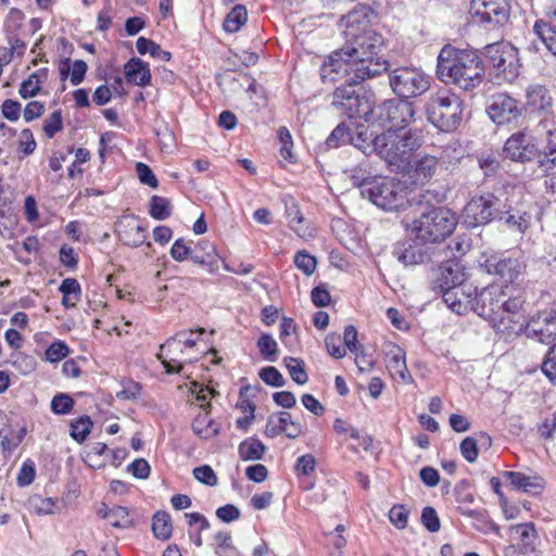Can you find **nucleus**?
Listing matches in <instances>:
<instances>
[{
	"label": "nucleus",
	"instance_id": "1",
	"mask_svg": "<svg viewBox=\"0 0 556 556\" xmlns=\"http://www.w3.org/2000/svg\"><path fill=\"white\" fill-rule=\"evenodd\" d=\"M376 17L370 8L364 4L349 12L342 22L346 28L345 36L354 39L356 47L333 51L320 67V77L325 83L343 80L333 91L332 105L348 117H364L367 123L374 118L375 110L367 98L359 96L355 86L380 74L382 40L370 29Z\"/></svg>",
	"mask_w": 556,
	"mask_h": 556
},
{
	"label": "nucleus",
	"instance_id": "2",
	"mask_svg": "<svg viewBox=\"0 0 556 556\" xmlns=\"http://www.w3.org/2000/svg\"><path fill=\"white\" fill-rule=\"evenodd\" d=\"M437 73L445 84L472 90L483 81L484 65L476 51L446 46L438 56Z\"/></svg>",
	"mask_w": 556,
	"mask_h": 556
},
{
	"label": "nucleus",
	"instance_id": "3",
	"mask_svg": "<svg viewBox=\"0 0 556 556\" xmlns=\"http://www.w3.org/2000/svg\"><path fill=\"white\" fill-rule=\"evenodd\" d=\"M439 161L435 156L424 155L409 165L405 170L396 172L400 178L384 177V211H399L407 202V185L424 186L435 175Z\"/></svg>",
	"mask_w": 556,
	"mask_h": 556
},
{
	"label": "nucleus",
	"instance_id": "4",
	"mask_svg": "<svg viewBox=\"0 0 556 556\" xmlns=\"http://www.w3.org/2000/svg\"><path fill=\"white\" fill-rule=\"evenodd\" d=\"M457 225L456 216L443 207H430L413 220L412 235L422 244L447 238Z\"/></svg>",
	"mask_w": 556,
	"mask_h": 556
},
{
	"label": "nucleus",
	"instance_id": "5",
	"mask_svg": "<svg viewBox=\"0 0 556 556\" xmlns=\"http://www.w3.org/2000/svg\"><path fill=\"white\" fill-rule=\"evenodd\" d=\"M426 113L428 121L438 129L453 131L463 121L464 104L457 94L440 90L429 98Z\"/></svg>",
	"mask_w": 556,
	"mask_h": 556
},
{
	"label": "nucleus",
	"instance_id": "6",
	"mask_svg": "<svg viewBox=\"0 0 556 556\" xmlns=\"http://www.w3.org/2000/svg\"><path fill=\"white\" fill-rule=\"evenodd\" d=\"M419 147L420 139L409 127L384 131V161L391 170H405L409 165L413 152Z\"/></svg>",
	"mask_w": 556,
	"mask_h": 556
},
{
	"label": "nucleus",
	"instance_id": "7",
	"mask_svg": "<svg viewBox=\"0 0 556 556\" xmlns=\"http://www.w3.org/2000/svg\"><path fill=\"white\" fill-rule=\"evenodd\" d=\"M501 224L511 233L522 237L532 224L530 205L521 201V190L513 189L509 197L503 200L502 211L497 216Z\"/></svg>",
	"mask_w": 556,
	"mask_h": 556
},
{
	"label": "nucleus",
	"instance_id": "8",
	"mask_svg": "<svg viewBox=\"0 0 556 556\" xmlns=\"http://www.w3.org/2000/svg\"><path fill=\"white\" fill-rule=\"evenodd\" d=\"M389 85L397 98L408 100L427 91L430 80L416 68L400 67L389 74Z\"/></svg>",
	"mask_w": 556,
	"mask_h": 556
},
{
	"label": "nucleus",
	"instance_id": "9",
	"mask_svg": "<svg viewBox=\"0 0 556 556\" xmlns=\"http://www.w3.org/2000/svg\"><path fill=\"white\" fill-rule=\"evenodd\" d=\"M503 200L494 193L473 197L464 208V223L469 228L489 224L502 211Z\"/></svg>",
	"mask_w": 556,
	"mask_h": 556
},
{
	"label": "nucleus",
	"instance_id": "10",
	"mask_svg": "<svg viewBox=\"0 0 556 556\" xmlns=\"http://www.w3.org/2000/svg\"><path fill=\"white\" fill-rule=\"evenodd\" d=\"M469 13L476 23L495 28L507 23L510 5L508 0H470Z\"/></svg>",
	"mask_w": 556,
	"mask_h": 556
},
{
	"label": "nucleus",
	"instance_id": "11",
	"mask_svg": "<svg viewBox=\"0 0 556 556\" xmlns=\"http://www.w3.org/2000/svg\"><path fill=\"white\" fill-rule=\"evenodd\" d=\"M485 56L497 71V74L506 78L514 77L518 73L519 60L516 48L507 41H498L488 45Z\"/></svg>",
	"mask_w": 556,
	"mask_h": 556
},
{
	"label": "nucleus",
	"instance_id": "12",
	"mask_svg": "<svg viewBox=\"0 0 556 556\" xmlns=\"http://www.w3.org/2000/svg\"><path fill=\"white\" fill-rule=\"evenodd\" d=\"M505 298V292L501 286L490 285L483 288L472 299L471 308L484 319H488L495 328L496 320H498V312L501 309L502 300Z\"/></svg>",
	"mask_w": 556,
	"mask_h": 556
},
{
	"label": "nucleus",
	"instance_id": "13",
	"mask_svg": "<svg viewBox=\"0 0 556 556\" xmlns=\"http://www.w3.org/2000/svg\"><path fill=\"white\" fill-rule=\"evenodd\" d=\"M414 115L412 103L400 98L384 100V131L408 127Z\"/></svg>",
	"mask_w": 556,
	"mask_h": 556
},
{
	"label": "nucleus",
	"instance_id": "14",
	"mask_svg": "<svg viewBox=\"0 0 556 556\" xmlns=\"http://www.w3.org/2000/svg\"><path fill=\"white\" fill-rule=\"evenodd\" d=\"M384 366L394 382L403 384L414 382L407 369L405 352L400 346L384 343Z\"/></svg>",
	"mask_w": 556,
	"mask_h": 556
},
{
	"label": "nucleus",
	"instance_id": "15",
	"mask_svg": "<svg viewBox=\"0 0 556 556\" xmlns=\"http://www.w3.org/2000/svg\"><path fill=\"white\" fill-rule=\"evenodd\" d=\"M523 106L528 114L548 116L553 113V96L543 85H530L525 91Z\"/></svg>",
	"mask_w": 556,
	"mask_h": 556
},
{
	"label": "nucleus",
	"instance_id": "16",
	"mask_svg": "<svg viewBox=\"0 0 556 556\" xmlns=\"http://www.w3.org/2000/svg\"><path fill=\"white\" fill-rule=\"evenodd\" d=\"M193 331H181L176 333L174 337H170L164 344L160 348V353L157 354L159 359L162 362L163 367L167 374H179L181 372L184 366L179 358L170 357L168 355L172 352V348L178 343L184 344L187 348H193L197 344V339L192 338Z\"/></svg>",
	"mask_w": 556,
	"mask_h": 556
},
{
	"label": "nucleus",
	"instance_id": "17",
	"mask_svg": "<svg viewBox=\"0 0 556 556\" xmlns=\"http://www.w3.org/2000/svg\"><path fill=\"white\" fill-rule=\"evenodd\" d=\"M501 309L498 312V320H496L495 328L498 331H516L515 326L518 325L519 329L523 327V316L521 313L523 301L518 298H503Z\"/></svg>",
	"mask_w": 556,
	"mask_h": 556
},
{
	"label": "nucleus",
	"instance_id": "18",
	"mask_svg": "<svg viewBox=\"0 0 556 556\" xmlns=\"http://www.w3.org/2000/svg\"><path fill=\"white\" fill-rule=\"evenodd\" d=\"M464 281L463 267L458 263L446 262L433 271L431 285L433 291L443 293L447 289L463 285Z\"/></svg>",
	"mask_w": 556,
	"mask_h": 556
},
{
	"label": "nucleus",
	"instance_id": "19",
	"mask_svg": "<svg viewBox=\"0 0 556 556\" xmlns=\"http://www.w3.org/2000/svg\"><path fill=\"white\" fill-rule=\"evenodd\" d=\"M486 112L490 118L498 125L510 123L520 114L516 100L505 93L493 96Z\"/></svg>",
	"mask_w": 556,
	"mask_h": 556
},
{
	"label": "nucleus",
	"instance_id": "20",
	"mask_svg": "<svg viewBox=\"0 0 556 556\" xmlns=\"http://www.w3.org/2000/svg\"><path fill=\"white\" fill-rule=\"evenodd\" d=\"M208 251L205 254H199L197 249H192L184 239H177L170 249L172 257L177 262H182L190 256L191 261L201 266L210 267L216 263L215 248L211 243H205Z\"/></svg>",
	"mask_w": 556,
	"mask_h": 556
},
{
	"label": "nucleus",
	"instance_id": "21",
	"mask_svg": "<svg viewBox=\"0 0 556 556\" xmlns=\"http://www.w3.org/2000/svg\"><path fill=\"white\" fill-rule=\"evenodd\" d=\"M503 152L507 159L525 163L533 160L538 151L525 134L517 132L506 140Z\"/></svg>",
	"mask_w": 556,
	"mask_h": 556
},
{
	"label": "nucleus",
	"instance_id": "22",
	"mask_svg": "<svg viewBox=\"0 0 556 556\" xmlns=\"http://www.w3.org/2000/svg\"><path fill=\"white\" fill-rule=\"evenodd\" d=\"M485 268L489 274L497 275L504 282H514L523 271L525 264L517 257L497 258L492 256L486 260Z\"/></svg>",
	"mask_w": 556,
	"mask_h": 556
},
{
	"label": "nucleus",
	"instance_id": "23",
	"mask_svg": "<svg viewBox=\"0 0 556 556\" xmlns=\"http://www.w3.org/2000/svg\"><path fill=\"white\" fill-rule=\"evenodd\" d=\"M121 241L130 247H140L146 241L144 228L134 216H123L115 225Z\"/></svg>",
	"mask_w": 556,
	"mask_h": 556
},
{
	"label": "nucleus",
	"instance_id": "24",
	"mask_svg": "<svg viewBox=\"0 0 556 556\" xmlns=\"http://www.w3.org/2000/svg\"><path fill=\"white\" fill-rule=\"evenodd\" d=\"M547 20L534 23L533 30L545 47L556 56V0H553L547 11Z\"/></svg>",
	"mask_w": 556,
	"mask_h": 556
},
{
	"label": "nucleus",
	"instance_id": "25",
	"mask_svg": "<svg viewBox=\"0 0 556 556\" xmlns=\"http://www.w3.org/2000/svg\"><path fill=\"white\" fill-rule=\"evenodd\" d=\"M286 218L290 229H292L301 239L309 240L315 237V229L305 223L299 205L294 200L286 201Z\"/></svg>",
	"mask_w": 556,
	"mask_h": 556
},
{
	"label": "nucleus",
	"instance_id": "26",
	"mask_svg": "<svg viewBox=\"0 0 556 556\" xmlns=\"http://www.w3.org/2000/svg\"><path fill=\"white\" fill-rule=\"evenodd\" d=\"M507 533L511 541L518 542L525 553L534 552L539 538L532 522L513 525L508 528Z\"/></svg>",
	"mask_w": 556,
	"mask_h": 556
},
{
	"label": "nucleus",
	"instance_id": "27",
	"mask_svg": "<svg viewBox=\"0 0 556 556\" xmlns=\"http://www.w3.org/2000/svg\"><path fill=\"white\" fill-rule=\"evenodd\" d=\"M513 486L523 492L538 494L545 488V481L539 476H527L519 471H505L503 473Z\"/></svg>",
	"mask_w": 556,
	"mask_h": 556
},
{
	"label": "nucleus",
	"instance_id": "28",
	"mask_svg": "<svg viewBox=\"0 0 556 556\" xmlns=\"http://www.w3.org/2000/svg\"><path fill=\"white\" fill-rule=\"evenodd\" d=\"M525 333L528 338L548 344L549 319L547 311L539 312L532 316L525 326Z\"/></svg>",
	"mask_w": 556,
	"mask_h": 556
},
{
	"label": "nucleus",
	"instance_id": "29",
	"mask_svg": "<svg viewBox=\"0 0 556 556\" xmlns=\"http://www.w3.org/2000/svg\"><path fill=\"white\" fill-rule=\"evenodd\" d=\"M420 241L414 238V244L405 241L399 242L393 249V256L404 265L420 264L426 258V252L419 247Z\"/></svg>",
	"mask_w": 556,
	"mask_h": 556
},
{
	"label": "nucleus",
	"instance_id": "30",
	"mask_svg": "<svg viewBox=\"0 0 556 556\" xmlns=\"http://www.w3.org/2000/svg\"><path fill=\"white\" fill-rule=\"evenodd\" d=\"M442 299L445 304L458 315L464 314L472 305L471 294L466 291V286H460L443 291Z\"/></svg>",
	"mask_w": 556,
	"mask_h": 556
},
{
	"label": "nucleus",
	"instance_id": "31",
	"mask_svg": "<svg viewBox=\"0 0 556 556\" xmlns=\"http://www.w3.org/2000/svg\"><path fill=\"white\" fill-rule=\"evenodd\" d=\"M352 146L361 150L366 155L382 153V144L380 143V135L375 130H358L353 136Z\"/></svg>",
	"mask_w": 556,
	"mask_h": 556
},
{
	"label": "nucleus",
	"instance_id": "32",
	"mask_svg": "<svg viewBox=\"0 0 556 556\" xmlns=\"http://www.w3.org/2000/svg\"><path fill=\"white\" fill-rule=\"evenodd\" d=\"M124 72L129 84L143 87L151 81L149 65L138 58L130 59L125 64Z\"/></svg>",
	"mask_w": 556,
	"mask_h": 556
},
{
	"label": "nucleus",
	"instance_id": "33",
	"mask_svg": "<svg viewBox=\"0 0 556 556\" xmlns=\"http://www.w3.org/2000/svg\"><path fill=\"white\" fill-rule=\"evenodd\" d=\"M211 407L210 403L201 405L204 412L200 413L192 421L191 428L195 435L201 439H212L219 433L218 425L211 418L207 408Z\"/></svg>",
	"mask_w": 556,
	"mask_h": 556
},
{
	"label": "nucleus",
	"instance_id": "34",
	"mask_svg": "<svg viewBox=\"0 0 556 556\" xmlns=\"http://www.w3.org/2000/svg\"><path fill=\"white\" fill-rule=\"evenodd\" d=\"M363 198H367L378 207H382V181L380 176L366 177L359 184Z\"/></svg>",
	"mask_w": 556,
	"mask_h": 556
},
{
	"label": "nucleus",
	"instance_id": "35",
	"mask_svg": "<svg viewBox=\"0 0 556 556\" xmlns=\"http://www.w3.org/2000/svg\"><path fill=\"white\" fill-rule=\"evenodd\" d=\"M265 450L260 440L250 438L240 443L238 452L242 460H258L263 458Z\"/></svg>",
	"mask_w": 556,
	"mask_h": 556
},
{
	"label": "nucleus",
	"instance_id": "36",
	"mask_svg": "<svg viewBox=\"0 0 556 556\" xmlns=\"http://www.w3.org/2000/svg\"><path fill=\"white\" fill-rule=\"evenodd\" d=\"M248 21V12L244 5L238 4L226 15L223 28L227 33H237Z\"/></svg>",
	"mask_w": 556,
	"mask_h": 556
},
{
	"label": "nucleus",
	"instance_id": "37",
	"mask_svg": "<svg viewBox=\"0 0 556 556\" xmlns=\"http://www.w3.org/2000/svg\"><path fill=\"white\" fill-rule=\"evenodd\" d=\"M547 134L548 151L539 160V167L545 175L556 172V129H549Z\"/></svg>",
	"mask_w": 556,
	"mask_h": 556
},
{
	"label": "nucleus",
	"instance_id": "38",
	"mask_svg": "<svg viewBox=\"0 0 556 556\" xmlns=\"http://www.w3.org/2000/svg\"><path fill=\"white\" fill-rule=\"evenodd\" d=\"M25 429L22 428L18 431L14 429L10 430H0V439H1V448L2 453L5 457L10 456L12 452L22 443L25 437Z\"/></svg>",
	"mask_w": 556,
	"mask_h": 556
},
{
	"label": "nucleus",
	"instance_id": "39",
	"mask_svg": "<svg viewBox=\"0 0 556 556\" xmlns=\"http://www.w3.org/2000/svg\"><path fill=\"white\" fill-rule=\"evenodd\" d=\"M152 531L157 539L167 540L173 531L170 516L166 511H157L152 519Z\"/></svg>",
	"mask_w": 556,
	"mask_h": 556
},
{
	"label": "nucleus",
	"instance_id": "40",
	"mask_svg": "<svg viewBox=\"0 0 556 556\" xmlns=\"http://www.w3.org/2000/svg\"><path fill=\"white\" fill-rule=\"evenodd\" d=\"M109 522L112 527L118 529H129L135 525L129 509L127 507L117 505L111 507V517Z\"/></svg>",
	"mask_w": 556,
	"mask_h": 556
},
{
	"label": "nucleus",
	"instance_id": "41",
	"mask_svg": "<svg viewBox=\"0 0 556 556\" xmlns=\"http://www.w3.org/2000/svg\"><path fill=\"white\" fill-rule=\"evenodd\" d=\"M93 426L92 420L89 416H80L77 419L71 421V437L78 443H83Z\"/></svg>",
	"mask_w": 556,
	"mask_h": 556
},
{
	"label": "nucleus",
	"instance_id": "42",
	"mask_svg": "<svg viewBox=\"0 0 556 556\" xmlns=\"http://www.w3.org/2000/svg\"><path fill=\"white\" fill-rule=\"evenodd\" d=\"M353 136L351 129L344 123H341L329 135L326 143L329 148H338L346 143L352 144Z\"/></svg>",
	"mask_w": 556,
	"mask_h": 556
},
{
	"label": "nucleus",
	"instance_id": "43",
	"mask_svg": "<svg viewBox=\"0 0 556 556\" xmlns=\"http://www.w3.org/2000/svg\"><path fill=\"white\" fill-rule=\"evenodd\" d=\"M215 553L218 556H239L237 548L231 543L229 532L219 531L214 536Z\"/></svg>",
	"mask_w": 556,
	"mask_h": 556
},
{
	"label": "nucleus",
	"instance_id": "44",
	"mask_svg": "<svg viewBox=\"0 0 556 556\" xmlns=\"http://www.w3.org/2000/svg\"><path fill=\"white\" fill-rule=\"evenodd\" d=\"M283 362L286 364V367L289 371L291 379L295 383L302 386L307 382L308 376L305 371L303 361L294 357H286Z\"/></svg>",
	"mask_w": 556,
	"mask_h": 556
},
{
	"label": "nucleus",
	"instance_id": "45",
	"mask_svg": "<svg viewBox=\"0 0 556 556\" xmlns=\"http://www.w3.org/2000/svg\"><path fill=\"white\" fill-rule=\"evenodd\" d=\"M60 72L63 78H65L71 72V83L73 86H77L84 80L87 72V64L81 60H77L73 63L72 67H70L67 63L63 64Z\"/></svg>",
	"mask_w": 556,
	"mask_h": 556
},
{
	"label": "nucleus",
	"instance_id": "46",
	"mask_svg": "<svg viewBox=\"0 0 556 556\" xmlns=\"http://www.w3.org/2000/svg\"><path fill=\"white\" fill-rule=\"evenodd\" d=\"M257 348L260 350L261 355L269 361L275 362L277 359L278 354V345L275 339L268 334L264 333L257 341Z\"/></svg>",
	"mask_w": 556,
	"mask_h": 556
},
{
	"label": "nucleus",
	"instance_id": "47",
	"mask_svg": "<svg viewBox=\"0 0 556 556\" xmlns=\"http://www.w3.org/2000/svg\"><path fill=\"white\" fill-rule=\"evenodd\" d=\"M150 215L156 220H164L170 215L169 202L166 198L153 195L150 200Z\"/></svg>",
	"mask_w": 556,
	"mask_h": 556
},
{
	"label": "nucleus",
	"instance_id": "48",
	"mask_svg": "<svg viewBox=\"0 0 556 556\" xmlns=\"http://www.w3.org/2000/svg\"><path fill=\"white\" fill-rule=\"evenodd\" d=\"M294 265L306 276H311L317 265L316 258L305 250L299 251L294 256Z\"/></svg>",
	"mask_w": 556,
	"mask_h": 556
},
{
	"label": "nucleus",
	"instance_id": "49",
	"mask_svg": "<svg viewBox=\"0 0 556 556\" xmlns=\"http://www.w3.org/2000/svg\"><path fill=\"white\" fill-rule=\"evenodd\" d=\"M41 89L40 80L37 73H33L29 77L24 80L18 89V93L23 99H29L36 97Z\"/></svg>",
	"mask_w": 556,
	"mask_h": 556
},
{
	"label": "nucleus",
	"instance_id": "50",
	"mask_svg": "<svg viewBox=\"0 0 556 556\" xmlns=\"http://www.w3.org/2000/svg\"><path fill=\"white\" fill-rule=\"evenodd\" d=\"M325 345L328 353L334 358H342L346 354V349L342 343V338L337 333H329L325 338Z\"/></svg>",
	"mask_w": 556,
	"mask_h": 556
},
{
	"label": "nucleus",
	"instance_id": "51",
	"mask_svg": "<svg viewBox=\"0 0 556 556\" xmlns=\"http://www.w3.org/2000/svg\"><path fill=\"white\" fill-rule=\"evenodd\" d=\"M74 407V400L65 393H59L51 401V410L56 415H66Z\"/></svg>",
	"mask_w": 556,
	"mask_h": 556
},
{
	"label": "nucleus",
	"instance_id": "52",
	"mask_svg": "<svg viewBox=\"0 0 556 556\" xmlns=\"http://www.w3.org/2000/svg\"><path fill=\"white\" fill-rule=\"evenodd\" d=\"M36 476V466L31 459H26L16 477V483L18 486L24 488L33 483Z\"/></svg>",
	"mask_w": 556,
	"mask_h": 556
},
{
	"label": "nucleus",
	"instance_id": "53",
	"mask_svg": "<svg viewBox=\"0 0 556 556\" xmlns=\"http://www.w3.org/2000/svg\"><path fill=\"white\" fill-rule=\"evenodd\" d=\"M68 353L70 349L63 341H55L46 350L45 358L50 363H56L65 358Z\"/></svg>",
	"mask_w": 556,
	"mask_h": 556
},
{
	"label": "nucleus",
	"instance_id": "54",
	"mask_svg": "<svg viewBox=\"0 0 556 556\" xmlns=\"http://www.w3.org/2000/svg\"><path fill=\"white\" fill-rule=\"evenodd\" d=\"M465 151L457 141L450 142L442 152L443 163L454 165L464 157Z\"/></svg>",
	"mask_w": 556,
	"mask_h": 556
},
{
	"label": "nucleus",
	"instance_id": "55",
	"mask_svg": "<svg viewBox=\"0 0 556 556\" xmlns=\"http://www.w3.org/2000/svg\"><path fill=\"white\" fill-rule=\"evenodd\" d=\"M260 378L268 386L271 387H282L285 386V378L280 374V371L273 366L264 367L260 370Z\"/></svg>",
	"mask_w": 556,
	"mask_h": 556
},
{
	"label": "nucleus",
	"instance_id": "56",
	"mask_svg": "<svg viewBox=\"0 0 556 556\" xmlns=\"http://www.w3.org/2000/svg\"><path fill=\"white\" fill-rule=\"evenodd\" d=\"M459 450L467 462L475 463L479 455L478 440L473 437L465 438L460 443Z\"/></svg>",
	"mask_w": 556,
	"mask_h": 556
},
{
	"label": "nucleus",
	"instance_id": "57",
	"mask_svg": "<svg viewBox=\"0 0 556 556\" xmlns=\"http://www.w3.org/2000/svg\"><path fill=\"white\" fill-rule=\"evenodd\" d=\"M62 127V114L60 110H56L45 121L43 131L48 138H53Z\"/></svg>",
	"mask_w": 556,
	"mask_h": 556
},
{
	"label": "nucleus",
	"instance_id": "58",
	"mask_svg": "<svg viewBox=\"0 0 556 556\" xmlns=\"http://www.w3.org/2000/svg\"><path fill=\"white\" fill-rule=\"evenodd\" d=\"M136 173L141 184L147 185L153 189L157 188V178L147 164L138 162L136 164Z\"/></svg>",
	"mask_w": 556,
	"mask_h": 556
},
{
	"label": "nucleus",
	"instance_id": "59",
	"mask_svg": "<svg viewBox=\"0 0 556 556\" xmlns=\"http://www.w3.org/2000/svg\"><path fill=\"white\" fill-rule=\"evenodd\" d=\"M193 476L198 481L210 486L216 485L218 482L214 470L207 465L194 468Z\"/></svg>",
	"mask_w": 556,
	"mask_h": 556
},
{
	"label": "nucleus",
	"instance_id": "60",
	"mask_svg": "<svg viewBox=\"0 0 556 556\" xmlns=\"http://www.w3.org/2000/svg\"><path fill=\"white\" fill-rule=\"evenodd\" d=\"M421 521L430 532H438L440 530V519L435 509L432 507L428 506L422 509Z\"/></svg>",
	"mask_w": 556,
	"mask_h": 556
},
{
	"label": "nucleus",
	"instance_id": "61",
	"mask_svg": "<svg viewBox=\"0 0 556 556\" xmlns=\"http://www.w3.org/2000/svg\"><path fill=\"white\" fill-rule=\"evenodd\" d=\"M542 371L552 381L556 380V344L549 348L545 359L542 363Z\"/></svg>",
	"mask_w": 556,
	"mask_h": 556
},
{
	"label": "nucleus",
	"instance_id": "62",
	"mask_svg": "<svg viewBox=\"0 0 556 556\" xmlns=\"http://www.w3.org/2000/svg\"><path fill=\"white\" fill-rule=\"evenodd\" d=\"M333 429L338 434L344 435L345 439H361V432L355 427L341 418H337L334 420Z\"/></svg>",
	"mask_w": 556,
	"mask_h": 556
},
{
	"label": "nucleus",
	"instance_id": "63",
	"mask_svg": "<svg viewBox=\"0 0 556 556\" xmlns=\"http://www.w3.org/2000/svg\"><path fill=\"white\" fill-rule=\"evenodd\" d=\"M127 470L138 479H147L150 475L151 468L144 458H138L128 465Z\"/></svg>",
	"mask_w": 556,
	"mask_h": 556
},
{
	"label": "nucleus",
	"instance_id": "64",
	"mask_svg": "<svg viewBox=\"0 0 556 556\" xmlns=\"http://www.w3.org/2000/svg\"><path fill=\"white\" fill-rule=\"evenodd\" d=\"M1 110L4 118L11 122H16L21 116L22 106L20 102L12 99H7L2 103Z\"/></svg>",
	"mask_w": 556,
	"mask_h": 556
}]
</instances>
